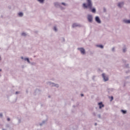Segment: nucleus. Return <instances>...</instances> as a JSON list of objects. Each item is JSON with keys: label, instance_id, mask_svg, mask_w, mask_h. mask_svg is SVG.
Listing matches in <instances>:
<instances>
[{"label": "nucleus", "instance_id": "16", "mask_svg": "<svg viewBox=\"0 0 130 130\" xmlns=\"http://www.w3.org/2000/svg\"><path fill=\"white\" fill-rule=\"evenodd\" d=\"M37 2H39V3H40V4H43V3H44V1L45 0H37Z\"/></svg>", "mask_w": 130, "mask_h": 130}, {"label": "nucleus", "instance_id": "12", "mask_svg": "<svg viewBox=\"0 0 130 130\" xmlns=\"http://www.w3.org/2000/svg\"><path fill=\"white\" fill-rule=\"evenodd\" d=\"M123 22L125 23V24H130V20L123 19Z\"/></svg>", "mask_w": 130, "mask_h": 130}, {"label": "nucleus", "instance_id": "37", "mask_svg": "<svg viewBox=\"0 0 130 130\" xmlns=\"http://www.w3.org/2000/svg\"><path fill=\"white\" fill-rule=\"evenodd\" d=\"M0 117H3V113H0Z\"/></svg>", "mask_w": 130, "mask_h": 130}, {"label": "nucleus", "instance_id": "8", "mask_svg": "<svg viewBox=\"0 0 130 130\" xmlns=\"http://www.w3.org/2000/svg\"><path fill=\"white\" fill-rule=\"evenodd\" d=\"M95 21L98 24H101V20L100 19V18L99 17V16H96L95 17Z\"/></svg>", "mask_w": 130, "mask_h": 130}, {"label": "nucleus", "instance_id": "29", "mask_svg": "<svg viewBox=\"0 0 130 130\" xmlns=\"http://www.w3.org/2000/svg\"><path fill=\"white\" fill-rule=\"evenodd\" d=\"M28 63H30V60L29 59V58L27 59V60L26 61Z\"/></svg>", "mask_w": 130, "mask_h": 130}, {"label": "nucleus", "instance_id": "32", "mask_svg": "<svg viewBox=\"0 0 130 130\" xmlns=\"http://www.w3.org/2000/svg\"><path fill=\"white\" fill-rule=\"evenodd\" d=\"M15 94H16V95H17V94H20V92H19V91H16Z\"/></svg>", "mask_w": 130, "mask_h": 130}, {"label": "nucleus", "instance_id": "36", "mask_svg": "<svg viewBox=\"0 0 130 130\" xmlns=\"http://www.w3.org/2000/svg\"><path fill=\"white\" fill-rule=\"evenodd\" d=\"M113 100V96L111 97V101H112Z\"/></svg>", "mask_w": 130, "mask_h": 130}, {"label": "nucleus", "instance_id": "21", "mask_svg": "<svg viewBox=\"0 0 130 130\" xmlns=\"http://www.w3.org/2000/svg\"><path fill=\"white\" fill-rule=\"evenodd\" d=\"M30 63V64H31V66H35V65H36V62H30V63Z\"/></svg>", "mask_w": 130, "mask_h": 130}, {"label": "nucleus", "instance_id": "28", "mask_svg": "<svg viewBox=\"0 0 130 130\" xmlns=\"http://www.w3.org/2000/svg\"><path fill=\"white\" fill-rule=\"evenodd\" d=\"M96 78V76H93L92 77V80H93V81H95V78Z\"/></svg>", "mask_w": 130, "mask_h": 130}, {"label": "nucleus", "instance_id": "1", "mask_svg": "<svg viewBox=\"0 0 130 130\" xmlns=\"http://www.w3.org/2000/svg\"><path fill=\"white\" fill-rule=\"evenodd\" d=\"M86 3L82 4V8L83 9H89L90 10L91 13L96 14V8H93V2L92 0H86Z\"/></svg>", "mask_w": 130, "mask_h": 130}, {"label": "nucleus", "instance_id": "40", "mask_svg": "<svg viewBox=\"0 0 130 130\" xmlns=\"http://www.w3.org/2000/svg\"><path fill=\"white\" fill-rule=\"evenodd\" d=\"M62 40H63V41H64V42L66 41V40H65L63 38H62Z\"/></svg>", "mask_w": 130, "mask_h": 130}, {"label": "nucleus", "instance_id": "49", "mask_svg": "<svg viewBox=\"0 0 130 130\" xmlns=\"http://www.w3.org/2000/svg\"><path fill=\"white\" fill-rule=\"evenodd\" d=\"M0 60H1V57H0Z\"/></svg>", "mask_w": 130, "mask_h": 130}, {"label": "nucleus", "instance_id": "35", "mask_svg": "<svg viewBox=\"0 0 130 130\" xmlns=\"http://www.w3.org/2000/svg\"><path fill=\"white\" fill-rule=\"evenodd\" d=\"M7 120H8V121H10L11 120V118H8Z\"/></svg>", "mask_w": 130, "mask_h": 130}, {"label": "nucleus", "instance_id": "5", "mask_svg": "<svg viewBox=\"0 0 130 130\" xmlns=\"http://www.w3.org/2000/svg\"><path fill=\"white\" fill-rule=\"evenodd\" d=\"M87 20L89 23H92L93 22V16L90 14L88 15Z\"/></svg>", "mask_w": 130, "mask_h": 130}, {"label": "nucleus", "instance_id": "48", "mask_svg": "<svg viewBox=\"0 0 130 130\" xmlns=\"http://www.w3.org/2000/svg\"><path fill=\"white\" fill-rule=\"evenodd\" d=\"M49 98H50V96H49Z\"/></svg>", "mask_w": 130, "mask_h": 130}, {"label": "nucleus", "instance_id": "10", "mask_svg": "<svg viewBox=\"0 0 130 130\" xmlns=\"http://www.w3.org/2000/svg\"><path fill=\"white\" fill-rule=\"evenodd\" d=\"M98 105L99 106V109H101L103 107H104V104L102 102L99 103Z\"/></svg>", "mask_w": 130, "mask_h": 130}, {"label": "nucleus", "instance_id": "20", "mask_svg": "<svg viewBox=\"0 0 130 130\" xmlns=\"http://www.w3.org/2000/svg\"><path fill=\"white\" fill-rule=\"evenodd\" d=\"M53 29L55 32H57V27H56V26H54Z\"/></svg>", "mask_w": 130, "mask_h": 130}, {"label": "nucleus", "instance_id": "25", "mask_svg": "<svg viewBox=\"0 0 130 130\" xmlns=\"http://www.w3.org/2000/svg\"><path fill=\"white\" fill-rule=\"evenodd\" d=\"M125 68H127V69H128V68H129V64H126L125 66Z\"/></svg>", "mask_w": 130, "mask_h": 130}, {"label": "nucleus", "instance_id": "45", "mask_svg": "<svg viewBox=\"0 0 130 130\" xmlns=\"http://www.w3.org/2000/svg\"><path fill=\"white\" fill-rule=\"evenodd\" d=\"M73 107H76V106L75 105H73Z\"/></svg>", "mask_w": 130, "mask_h": 130}, {"label": "nucleus", "instance_id": "50", "mask_svg": "<svg viewBox=\"0 0 130 130\" xmlns=\"http://www.w3.org/2000/svg\"><path fill=\"white\" fill-rule=\"evenodd\" d=\"M1 76V75H0V77Z\"/></svg>", "mask_w": 130, "mask_h": 130}, {"label": "nucleus", "instance_id": "46", "mask_svg": "<svg viewBox=\"0 0 130 130\" xmlns=\"http://www.w3.org/2000/svg\"><path fill=\"white\" fill-rule=\"evenodd\" d=\"M0 72H2V69H0Z\"/></svg>", "mask_w": 130, "mask_h": 130}, {"label": "nucleus", "instance_id": "38", "mask_svg": "<svg viewBox=\"0 0 130 130\" xmlns=\"http://www.w3.org/2000/svg\"><path fill=\"white\" fill-rule=\"evenodd\" d=\"M81 97H84V94H81Z\"/></svg>", "mask_w": 130, "mask_h": 130}, {"label": "nucleus", "instance_id": "31", "mask_svg": "<svg viewBox=\"0 0 130 130\" xmlns=\"http://www.w3.org/2000/svg\"><path fill=\"white\" fill-rule=\"evenodd\" d=\"M28 58H24V60H25V61H27V60H28Z\"/></svg>", "mask_w": 130, "mask_h": 130}, {"label": "nucleus", "instance_id": "3", "mask_svg": "<svg viewBox=\"0 0 130 130\" xmlns=\"http://www.w3.org/2000/svg\"><path fill=\"white\" fill-rule=\"evenodd\" d=\"M77 49L78 50H79V51H80V53L83 55L86 54V51L85 50V49L83 47L78 48Z\"/></svg>", "mask_w": 130, "mask_h": 130}, {"label": "nucleus", "instance_id": "6", "mask_svg": "<svg viewBox=\"0 0 130 130\" xmlns=\"http://www.w3.org/2000/svg\"><path fill=\"white\" fill-rule=\"evenodd\" d=\"M54 5L56 8H60V9H61V8H62V7L61 5V4L58 2L54 3Z\"/></svg>", "mask_w": 130, "mask_h": 130}, {"label": "nucleus", "instance_id": "9", "mask_svg": "<svg viewBox=\"0 0 130 130\" xmlns=\"http://www.w3.org/2000/svg\"><path fill=\"white\" fill-rule=\"evenodd\" d=\"M76 27H82V25L81 24L77 23H73L72 25V27L76 28Z\"/></svg>", "mask_w": 130, "mask_h": 130}, {"label": "nucleus", "instance_id": "14", "mask_svg": "<svg viewBox=\"0 0 130 130\" xmlns=\"http://www.w3.org/2000/svg\"><path fill=\"white\" fill-rule=\"evenodd\" d=\"M19 17H23V16H24V13H23V12H19L18 14Z\"/></svg>", "mask_w": 130, "mask_h": 130}, {"label": "nucleus", "instance_id": "18", "mask_svg": "<svg viewBox=\"0 0 130 130\" xmlns=\"http://www.w3.org/2000/svg\"><path fill=\"white\" fill-rule=\"evenodd\" d=\"M45 122H46L45 120L43 121L42 123H40V125L41 126H42V125H43V124H45Z\"/></svg>", "mask_w": 130, "mask_h": 130}, {"label": "nucleus", "instance_id": "11", "mask_svg": "<svg viewBox=\"0 0 130 130\" xmlns=\"http://www.w3.org/2000/svg\"><path fill=\"white\" fill-rule=\"evenodd\" d=\"M126 51H127V48L125 46H124L122 48V52L123 53H125Z\"/></svg>", "mask_w": 130, "mask_h": 130}, {"label": "nucleus", "instance_id": "2", "mask_svg": "<svg viewBox=\"0 0 130 130\" xmlns=\"http://www.w3.org/2000/svg\"><path fill=\"white\" fill-rule=\"evenodd\" d=\"M47 85L50 86L51 87H56V88H59V85L58 84H55L53 82H47Z\"/></svg>", "mask_w": 130, "mask_h": 130}, {"label": "nucleus", "instance_id": "33", "mask_svg": "<svg viewBox=\"0 0 130 130\" xmlns=\"http://www.w3.org/2000/svg\"><path fill=\"white\" fill-rule=\"evenodd\" d=\"M112 51H115V48L114 47H113L112 49Z\"/></svg>", "mask_w": 130, "mask_h": 130}, {"label": "nucleus", "instance_id": "47", "mask_svg": "<svg viewBox=\"0 0 130 130\" xmlns=\"http://www.w3.org/2000/svg\"><path fill=\"white\" fill-rule=\"evenodd\" d=\"M126 74H127V73H128V72H126Z\"/></svg>", "mask_w": 130, "mask_h": 130}, {"label": "nucleus", "instance_id": "15", "mask_svg": "<svg viewBox=\"0 0 130 130\" xmlns=\"http://www.w3.org/2000/svg\"><path fill=\"white\" fill-rule=\"evenodd\" d=\"M113 91H114V89H113V88H109V89H108V93H110V92H113Z\"/></svg>", "mask_w": 130, "mask_h": 130}, {"label": "nucleus", "instance_id": "41", "mask_svg": "<svg viewBox=\"0 0 130 130\" xmlns=\"http://www.w3.org/2000/svg\"><path fill=\"white\" fill-rule=\"evenodd\" d=\"M21 59H24L25 58H24L23 57H21Z\"/></svg>", "mask_w": 130, "mask_h": 130}, {"label": "nucleus", "instance_id": "43", "mask_svg": "<svg viewBox=\"0 0 130 130\" xmlns=\"http://www.w3.org/2000/svg\"><path fill=\"white\" fill-rule=\"evenodd\" d=\"M104 12H106V10L105 9V8H104Z\"/></svg>", "mask_w": 130, "mask_h": 130}, {"label": "nucleus", "instance_id": "39", "mask_svg": "<svg viewBox=\"0 0 130 130\" xmlns=\"http://www.w3.org/2000/svg\"><path fill=\"white\" fill-rule=\"evenodd\" d=\"M93 114L94 116H96V113H93Z\"/></svg>", "mask_w": 130, "mask_h": 130}, {"label": "nucleus", "instance_id": "42", "mask_svg": "<svg viewBox=\"0 0 130 130\" xmlns=\"http://www.w3.org/2000/svg\"><path fill=\"white\" fill-rule=\"evenodd\" d=\"M61 10H64V8H63V7H62L61 8H60Z\"/></svg>", "mask_w": 130, "mask_h": 130}, {"label": "nucleus", "instance_id": "27", "mask_svg": "<svg viewBox=\"0 0 130 130\" xmlns=\"http://www.w3.org/2000/svg\"><path fill=\"white\" fill-rule=\"evenodd\" d=\"M6 127H10V124H7L6 125Z\"/></svg>", "mask_w": 130, "mask_h": 130}, {"label": "nucleus", "instance_id": "17", "mask_svg": "<svg viewBox=\"0 0 130 130\" xmlns=\"http://www.w3.org/2000/svg\"><path fill=\"white\" fill-rule=\"evenodd\" d=\"M121 112H122V113H123V114H126V110H121Z\"/></svg>", "mask_w": 130, "mask_h": 130}, {"label": "nucleus", "instance_id": "34", "mask_svg": "<svg viewBox=\"0 0 130 130\" xmlns=\"http://www.w3.org/2000/svg\"><path fill=\"white\" fill-rule=\"evenodd\" d=\"M18 123H21V119H18Z\"/></svg>", "mask_w": 130, "mask_h": 130}, {"label": "nucleus", "instance_id": "22", "mask_svg": "<svg viewBox=\"0 0 130 130\" xmlns=\"http://www.w3.org/2000/svg\"><path fill=\"white\" fill-rule=\"evenodd\" d=\"M27 35L25 32H22L21 34V36H26Z\"/></svg>", "mask_w": 130, "mask_h": 130}, {"label": "nucleus", "instance_id": "23", "mask_svg": "<svg viewBox=\"0 0 130 130\" xmlns=\"http://www.w3.org/2000/svg\"><path fill=\"white\" fill-rule=\"evenodd\" d=\"M36 93H40V90L39 89H37L35 91Z\"/></svg>", "mask_w": 130, "mask_h": 130}, {"label": "nucleus", "instance_id": "26", "mask_svg": "<svg viewBox=\"0 0 130 130\" xmlns=\"http://www.w3.org/2000/svg\"><path fill=\"white\" fill-rule=\"evenodd\" d=\"M125 80H128L129 79V76H127L125 77Z\"/></svg>", "mask_w": 130, "mask_h": 130}, {"label": "nucleus", "instance_id": "13", "mask_svg": "<svg viewBox=\"0 0 130 130\" xmlns=\"http://www.w3.org/2000/svg\"><path fill=\"white\" fill-rule=\"evenodd\" d=\"M96 47H99L100 48H101L102 49H103V48H104V46L102 45H96Z\"/></svg>", "mask_w": 130, "mask_h": 130}, {"label": "nucleus", "instance_id": "7", "mask_svg": "<svg viewBox=\"0 0 130 130\" xmlns=\"http://www.w3.org/2000/svg\"><path fill=\"white\" fill-rule=\"evenodd\" d=\"M123 6H124V2H119L117 4V7H118L120 9H121Z\"/></svg>", "mask_w": 130, "mask_h": 130}, {"label": "nucleus", "instance_id": "30", "mask_svg": "<svg viewBox=\"0 0 130 130\" xmlns=\"http://www.w3.org/2000/svg\"><path fill=\"white\" fill-rule=\"evenodd\" d=\"M122 62H124V63H125V62H126V60L124 59H122Z\"/></svg>", "mask_w": 130, "mask_h": 130}, {"label": "nucleus", "instance_id": "24", "mask_svg": "<svg viewBox=\"0 0 130 130\" xmlns=\"http://www.w3.org/2000/svg\"><path fill=\"white\" fill-rule=\"evenodd\" d=\"M98 117L100 118V119H101L102 117L101 115L100 114L98 115Z\"/></svg>", "mask_w": 130, "mask_h": 130}, {"label": "nucleus", "instance_id": "4", "mask_svg": "<svg viewBox=\"0 0 130 130\" xmlns=\"http://www.w3.org/2000/svg\"><path fill=\"white\" fill-rule=\"evenodd\" d=\"M102 76L104 82H107V81L109 80V78H108V76H107V75H106L105 73H103Z\"/></svg>", "mask_w": 130, "mask_h": 130}, {"label": "nucleus", "instance_id": "19", "mask_svg": "<svg viewBox=\"0 0 130 130\" xmlns=\"http://www.w3.org/2000/svg\"><path fill=\"white\" fill-rule=\"evenodd\" d=\"M61 5H62L63 6H64V7H68V4H66L65 3H61Z\"/></svg>", "mask_w": 130, "mask_h": 130}, {"label": "nucleus", "instance_id": "44", "mask_svg": "<svg viewBox=\"0 0 130 130\" xmlns=\"http://www.w3.org/2000/svg\"><path fill=\"white\" fill-rule=\"evenodd\" d=\"M94 125H97V123H95Z\"/></svg>", "mask_w": 130, "mask_h": 130}]
</instances>
